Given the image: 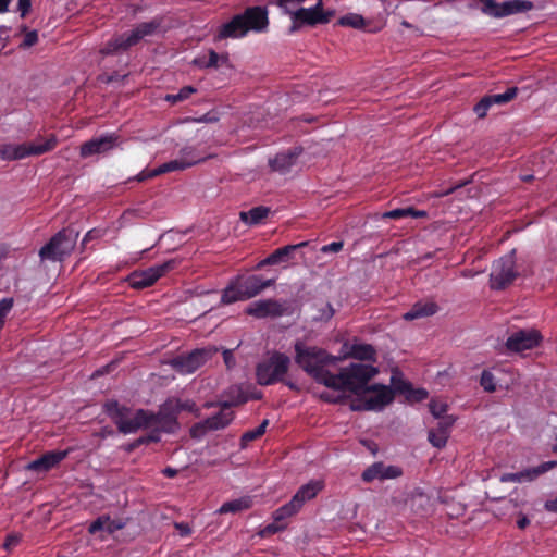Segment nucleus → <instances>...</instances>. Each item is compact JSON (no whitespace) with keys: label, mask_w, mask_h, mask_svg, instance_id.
<instances>
[{"label":"nucleus","mask_w":557,"mask_h":557,"mask_svg":"<svg viewBox=\"0 0 557 557\" xmlns=\"http://www.w3.org/2000/svg\"><path fill=\"white\" fill-rule=\"evenodd\" d=\"M379 373V369L371 364L350 363L341 368L338 373H331L325 386L335 391H348L355 395L364 394L370 386L369 382Z\"/></svg>","instance_id":"1"},{"label":"nucleus","mask_w":557,"mask_h":557,"mask_svg":"<svg viewBox=\"0 0 557 557\" xmlns=\"http://www.w3.org/2000/svg\"><path fill=\"white\" fill-rule=\"evenodd\" d=\"M295 361L311 375L318 383L325 385L331 371L326 369L329 364H335L341 361V357L329 355L324 349L317 346H308L301 341L295 343Z\"/></svg>","instance_id":"2"},{"label":"nucleus","mask_w":557,"mask_h":557,"mask_svg":"<svg viewBox=\"0 0 557 557\" xmlns=\"http://www.w3.org/2000/svg\"><path fill=\"white\" fill-rule=\"evenodd\" d=\"M269 24L268 11L263 7H249L242 14L235 15L230 22L219 28L218 40L238 38L249 30L262 32Z\"/></svg>","instance_id":"3"},{"label":"nucleus","mask_w":557,"mask_h":557,"mask_svg":"<svg viewBox=\"0 0 557 557\" xmlns=\"http://www.w3.org/2000/svg\"><path fill=\"white\" fill-rule=\"evenodd\" d=\"M274 283L275 278L263 280L260 275L237 277L223 290L221 300L225 305L248 300Z\"/></svg>","instance_id":"4"},{"label":"nucleus","mask_w":557,"mask_h":557,"mask_svg":"<svg viewBox=\"0 0 557 557\" xmlns=\"http://www.w3.org/2000/svg\"><path fill=\"white\" fill-rule=\"evenodd\" d=\"M78 232L73 227H65L53 235L39 250L41 261L62 262L76 246Z\"/></svg>","instance_id":"5"},{"label":"nucleus","mask_w":557,"mask_h":557,"mask_svg":"<svg viewBox=\"0 0 557 557\" xmlns=\"http://www.w3.org/2000/svg\"><path fill=\"white\" fill-rule=\"evenodd\" d=\"M160 27V22L150 21L138 24L129 33L117 36L110 40L101 50L103 55L114 54L119 51H125L135 46L146 36L152 35Z\"/></svg>","instance_id":"6"},{"label":"nucleus","mask_w":557,"mask_h":557,"mask_svg":"<svg viewBox=\"0 0 557 557\" xmlns=\"http://www.w3.org/2000/svg\"><path fill=\"white\" fill-rule=\"evenodd\" d=\"M58 139L54 135L41 143L3 144L0 145V157L4 160H21L29 156H40L55 148Z\"/></svg>","instance_id":"7"},{"label":"nucleus","mask_w":557,"mask_h":557,"mask_svg":"<svg viewBox=\"0 0 557 557\" xmlns=\"http://www.w3.org/2000/svg\"><path fill=\"white\" fill-rule=\"evenodd\" d=\"M516 250L496 260L490 274V287L502 290L512 284L519 273L516 270Z\"/></svg>","instance_id":"8"},{"label":"nucleus","mask_w":557,"mask_h":557,"mask_svg":"<svg viewBox=\"0 0 557 557\" xmlns=\"http://www.w3.org/2000/svg\"><path fill=\"white\" fill-rule=\"evenodd\" d=\"M290 360L282 352H274L267 361L259 363L256 368L257 382L260 385H271L288 371Z\"/></svg>","instance_id":"9"},{"label":"nucleus","mask_w":557,"mask_h":557,"mask_svg":"<svg viewBox=\"0 0 557 557\" xmlns=\"http://www.w3.org/2000/svg\"><path fill=\"white\" fill-rule=\"evenodd\" d=\"M288 13L293 20L290 33L298 30L301 25L315 26L318 24H326L335 14L334 11L324 12L322 10V0H319L313 8H299L296 11L288 10Z\"/></svg>","instance_id":"10"},{"label":"nucleus","mask_w":557,"mask_h":557,"mask_svg":"<svg viewBox=\"0 0 557 557\" xmlns=\"http://www.w3.org/2000/svg\"><path fill=\"white\" fill-rule=\"evenodd\" d=\"M218 352L215 347L198 348L188 355L177 356L170 361V364L180 373H193L210 360Z\"/></svg>","instance_id":"11"},{"label":"nucleus","mask_w":557,"mask_h":557,"mask_svg":"<svg viewBox=\"0 0 557 557\" xmlns=\"http://www.w3.org/2000/svg\"><path fill=\"white\" fill-rule=\"evenodd\" d=\"M175 265L174 260H169L162 264L150 267L143 271H134L127 277L131 287L135 289H143L153 285L161 276L168 271L172 270Z\"/></svg>","instance_id":"12"},{"label":"nucleus","mask_w":557,"mask_h":557,"mask_svg":"<svg viewBox=\"0 0 557 557\" xmlns=\"http://www.w3.org/2000/svg\"><path fill=\"white\" fill-rule=\"evenodd\" d=\"M177 416L176 400L169 398L159 407L158 412L148 411L149 425H157L164 432H173L178 426Z\"/></svg>","instance_id":"13"},{"label":"nucleus","mask_w":557,"mask_h":557,"mask_svg":"<svg viewBox=\"0 0 557 557\" xmlns=\"http://www.w3.org/2000/svg\"><path fill=\"white\" fill-rule=\"evenodd\" d=\"M234 391L237 392L236 397L231 400L219 401L218 405L221 407L220 412L206 419V424L209 430L218 431L226 428L234 419V412L231 408L247 401V397L237 389L231 388L228 393L231 394Z\"/></svg>","instance_id":"14"},{"label":"nucleus","mask_w":557,"mask_h":557,"mask_svg":"<svg viewBox=\"0 0 557 557\" xmlns=\"http://www.w3.org/2000/svg\"><path fill=\"white\" fill-rule=\"evenodd\" d=\"M119 139L120 136L115 133L91 138L81 145L79 156L85 159L95 154L107 153L119 145Z\"/></svg>","instance_id":"15"},{"label":"nucleus","mask_w":557,"mask_h":557,"mask_svg":"<svg viewBox=\"0 0 557 557\" xmlns=\"http://www.w3.org/2000/svg\"><path fill=\"white\" fill-rule=\"evenodd\" d=\"M286 311L287 308L275 299L258 300L246 308V313L257 319L282 317Z\"/></svg>","instance_id":"16"},{"label":"nucleus","mask_w":557,"mask_h":557,"mask_svg":"<svg viewBox=\"0 0 557 557\" xmlns=\"http://www.w3.org/2000/svg\"><path fill=\"white\" fill-rule=\"evenodd\" d=\"M366 393L373 394L367 398L368 408L380 411L393 403L397 391L393 385L389 387L383 384H372L367 388Z\"/></svg>","instance_id":"17"},{"label":"nucleus","mask_w":557,"mask_h":557,"mask_svg":"<svg viewBox=\"0 0 557 557\" xmlns=\"http://www.w3.org/2000/svg\"><path fill=\"white\" fill-rule=\"evenodd\" d=\"M541 335L534 330H520L512 333L506 341V347L510 351L520 352L532 349L539 345Z\"/></svg>","instance_id":"18"},{"label":"nucleus","mask_w":557,"mask_h":557,"mask_svg":"<svg viewBox=\"0 0 557 557\" xmlns=\"http://www.w3.org/2000/svg\"><path fill=\"white\" fill-rule=\"evenodd\" d=\"M518 87H510L504 94L486 95L473 108L479 119H484L494 104L503 106L512 101L518 95Z\"/></svg>","instance_id":"19"},{"label":"nucleus","mask_w":557,"mask_h":557,"mask_svg":"<svg viewBox=\"0 0 557 557\" xmlns=\"http://www.w3.org/2000/svg\"><path fill=\"white\" fill-rule=\"evenodd\" d=\"M391 384L398 394L405 395L409 403H419L428 398V392L424 388H413L409 382L403 379V373L398 369L393 370Z\"/></svg>","instance_id":"20"},{"label":"nucleus","mask_w":557,"mask_h":557,"mask_svg":"<svg viewBox=\"0 0 557 557\" xmlns=\"http://www.w3.org/2000/svg\"><path fill=\"white\" fill-rule=\"evenodd\" d=\"M403 474V470L397 466H386L383 462H374L362 472V480L364 482H372L373 480L396 479Z\"/></svg>","instance_id":"21"},{"label":"nucleus","mask_w":557,"mask_h":557,"mask_svg":"<svg viewBox=\"0 0 557 557\" xmlns=\"http://www.w3.org/2000/svg\"><path fill=\"white\" fill-rule=\"evenodd\" d=\"M66 456V450L47 451L39 458L29 462L26 466V469L36 472H47L53 467H55L58 463H60Z\"/></svg>","instance_id":"22"},{"label":"nucleus","mask_w":557,"mask_h":557,"mask_svg":"<svg viewBox=\"0 0 557 557\" xmlns=\"http://www.w3.org/2000/svg\"><path fill=\"white\" fill-rule=\"evenodd\" d=\"M455 423V418L445 416L438 421L437 426L429 431V441L436 448L445 447L449 437L450 428Z\"/></svg>","instance_id":"23"},{"label":"nucleus","mask_w":557,"mask_h":557,"mask_svg":"<svg viewBox=\"0 0 557 557\" xmlns=\"http://www.w3.org/2000/svg\"><path fill=\"white\" fill-rule=\"evenodd\" d=\"M555 466H557V461H547L543 462L542 465L528 469L521 472L516 473H505L500 476V482H521L522 480H533L540 474H543L547 472L548 470L553 469Z\"/></svg>","instance_id":"24"},{"label":"nucleus","mask_w":557,"mask_h":557,"mask_svg":"<svg viewBox=\"0 0 557 557\" xmlns=\"http://www.w3.org/2000/svg\"><path fill=\"white\" fill-rule=\"evenodd\" d=\"M301 152V148H294L287 152L277 153L273 159L269 160V165L272 171L286 172L294 165Z\"/></svg>","instance_id":"25"},{"label":"nucleus","mask_w":557,"mask_h":557,"mask_svg":"<svg viewBox=\"0 0 557 557\" xmlns=\"http://www.w3.org/2000/svg\"><path fill=\"white\" fill-rule=\"evenodd\" d=\"M148 411L138 409L133 418L129 416L117 428L123 434L134 433L143 428H149Z\"/></svg>","instance_id":"26"},{"label":"nucleus","mask_w":557,"mask_h":557,"mask_svg":"<svg viewBox=\"0 0 557 557\" xmlns=\"http://www.w3.org/2000/svg\"><path fill=\"white\" fill-rule=\"evenodd\" d=\"M438 310V306L433 301H418L416 302L411 309L404 314V319L407 321H412L420 318H425L433 315Z\"/></svg>","instance_id":"27"},{"label":"nucleus","mask_w":557,"mask_h":557,"mask_svg":"<svg viewBox=\"0 0 557 557\" xmlns=\"http://www.w3.org/2000/svg\"><path fill=\"white\" fill-rule=\"evenodd\" d=\"M322 487L323 485L319 481L309 482L297 491L292 500L301 508L307 500L314 498Z\"/></svg>","instance_id":"28"},{"label":"nucleus","mask_w":557,"mask_h":557,"mask_svg":"<svg viewBox=\"0 0 557 557\" xmlns=\"http://www.w3.org/2000/svg\"><path fill=\"white\" fill-rule=\"evenodd\" d=\"M104 412L114 422L116 428L129 416L131 409L126 406H122L116 400H108L103 405Z\"/></svg>","instance_id":"29"},{"label":"nucleus","mask_w":557,"mask_h":557,"mask_svg":"<svg viewBox=\"0 0 557 557\" xmlns=\"http://www.w3.org/2000/svg\"><path fill=\"white\" fill-rule=\"evenodd\" d=\"M271 213V209L265 206L253 207L248 211H240L239 219L247 225H257L265 220Z\"/></svg>","instance_id":"30"},{"label":"nucleus","mask_w":557,"mask_h":557,"mask_svg":"<svg viewBox=\"0 0 557 557\" xmlns=\"http://www.w3.org/2000/svg\"><path fill=\"white\" fill-rule=\"evenodd\" d=\"M482 2L481 11L490 16L500 18L510 15V0L497 3L494 0H480Z\"/></svg>","instance_id":"31"},{"label":"nucleus","mask_w":557,"mask_h":557,"mask_svg":"<svg viewBox=\"0 0 557 557\" xmlns=\"http://www.w3.org/2000/svg\"><path fill=\"white\" fill-rule=\"evenodd\" d=\"M252 500L250 497H242L237 499H233L224 503L220 509L219 513H237L244 510H247L251 507Z\"/></svg>","instance_id":"32"},{"label":"nucleus","mask_w":557,"mask_h":557,"mask_svg":"<svg viewBox=\"0 0 557 557\" xmlns=\"http://www.w3.org/2000/svg\"><path fill=\"white\" fill-rule=\"evenodd\" d=\"M193 165H195V161L187 162V159L180 157L178 159L165 162L158 166L157 169H154L152 175H161L174 171H184Z\"/></svg>","instance_id":"33"},{"label":"nucleus","mask_w":557,"mask_h":557,"mask_svg":"<svg viewBox=\"0 0 557 557\" xmlns=\"http://www.w3.org/2000/svg\"><path fill=\"white\" fill-rule=\"evenodd\" d=\"M307 245L308 242H302L296 245H287L281 247L268 256V262H275L277 264L280 262L286 261L294 251Z\"/></svg>","instance_id":"34"},{"label":"nucleus","mask_w":557,"mask_h":557,"mask_svg":"<svg viewBox=\"0 0 557 557\" xmlns=\"http://www.w3.org/2000/svg\"><path fill=\"white\" fill-rule=\"evenodd\" d=\"M425 218L428 216V212L424 210H416L412 207L407 208H398L391 211H386L382 214L383 219H403V218Z\"/></svg>","instance_id":"35"},{"label":"nucleus","mask_w":557,"mask_h":557,"mask_svg":"<svg viewBox=\"0 0 557 557\" xmlns=\"http://www.w3.org/2000/svg\"><path fill=\"white\" fill-rule=\"evenodd\" d=\"M349 355L361 361H375V349L369 344L352 345Z\"/></svg>","instance_id":"36"},{"label":"nucleus","mask_w":557,"mask_h":557,"mask_svg":"<svg viewBox=\"0 0 557 557\" xmlns=\"http://www.w3.org/2000/svg\"><path fill=\"white\" fill-rule=\"evenodd\" d=\"M180 157L181 158H184V159H187V162H194L195 161V165L198 164V163H201V162H205L206 160L208 159H212L215 157V154H207V156H202L196 147L194 146H185L184 148H182L180 150Z\"/></svg>","instance_id":"37"},{"label":"nucleus","mask_w":557,"mask_h":557,"mask_svg":"<svg viewBox=\"0 0 557 557\" xmlns=\"http://www.w3.org/2000/svg\"><path fill=\"white\" fill-rule=\"evenodd\" d=\"M337 24L344 27H351L356 29H362L364 28L369 22H367L362 15L357 13H348L344 16H342Z\"/></svg>","instance_id":"38"},{"label":"nucleus","mask_w":557,"mask_h":557,"mask_svg":"<svg viewBox=\"0 0 557 557\" xmlns=\"http://www.w3.org/2000/svg\"><path fill=\"white\" fill-rule=\"evenodd\" d=\"M227 61H228V57L226 54L225 55H220L214 50H210L209 51V58H208L207 61L205 59L198 58V59H195L194 63L196 65H198L199 67H205V69L214 67V69H216V67H219L220 62L221 63H226Z\"/></svg>","instance_id":"39"},{"label":"nucleus","mask_w":557,"mask_h":557,"mask_svg":"<svg viewBox=\"0 0 557 557\" xmlns=\"http://www.w3.org/2000/svg\"><path fill=\"white\" fill-rule=\"evenodd\" d=\"M300 507L296 506V504L290 499L287 504L283 505L273 512V519L276 522H282L283 520L297 513Z\"/></svg>","instance_id":"40"},{"label":"nucleus","mask_w":557,"mask_h":557,"mask_svg":"<svg viewBox=\"0 0 557 557\" xmlns=\"http://www.w3.org/2000/svg\"><path fill=\"white\" fill-rule=\"evenodd\" d=\"M269 420H263L255 430L245 432L240 437V446L246 447L250 442L261 437L265 433Z\"/></svg>","instance_id":"41"},{"label":"nucleus","mask_w":557,"mask_h":557,"mask_svg":"<svg viewBox=\"0 0 557 557\" xmlns=\"http://www.w3.org/2000/svg\"><path fill=\"white\" fill-rule=\"evenodd\" d=\"M194 92H196V89L193 86H185L177 94L166 95L165 100L176 103L189 98Z\"/></svg>","instance_id":"42"},{"label":"nucleus","mask_w":557,"mask_h":557,"mask_svg":"<svg viewBox=\"0 0 557 557\" xmlns=\"http://www.w3.org/2000/svg\"><path fill=\"white\" fill-rule=\"evenodd\" d=\"M480 385L487 393H493L496 391L495 377L493 373L488 370H484L481 374Z\"/></svg>","instance_id":"43"},{"label":"nucleus","mask_w":557,"mask_h":557,"mask_svg":"<svg viewBox=\"0 0 557 557\" xmlns=\"http://www.w3.org/2000/svg\"><path fill=\"white\" fill-rule=\"evenodd\" d=\"M534 8L532 1L529 0H510V15L528 12Z\"/></svg>","instance_id":"44"},{"label":"nucleus","mask_w":557,"mask_h":557,"mask_svg":"<svg viewBox=\"0 0 557 557\" xmlns=\"http://www.w3.org/2000/svg\"><path fill=\"white\" fill-rule=\"evenodd\" d=\"M176 405H177V411L178 413L183 410L193 412L196 417H200V410L197 407L196 403L193 400H185L182 401L178 398H175Z\"/></svg>","instance_id":"45"},{"label":"nucleus","mask_w":557,"mask_h":557,"mask_svg":"<svg viewBox=\"0 0 557 557\" xmlns=\"http://www.w3.org/2000/svg\"><path fill=\"white\" fill-rule=\"evenodd\" d=\"M430 412L437 419L444 418V413L447 411V405L444 403H438L436 400H431L429 404Z\"/></svg>","instance_id":"46"},{"label":"nucleus","mask_w":557,"mask_h":557,"mask_svg":"<svg viewBox=\"0 0 557 557\" xmlns=\"http://www.w3.org/2000/svg\"><path fill=\"white\" fill-rule=\"evenodd\" d=\"M13 307V299L12 298H3L0 300V329H2L4 324V319L7 314L11 311Z\"/></svg>","instance_id":"47"},{"label":"nucleus","mask_w":557,"mask_h":557,"mask_svg":"<svg viewBox=\"0 0 557 557\" xmlns=\"http://www.w3.org/2000/svg\"><path fill=\"white\" fill-rule=\"evenodd\" d=\"M285 529H286V524L281 523V522H276L274 520L273 523L268 524L263 530L260 531V535L261 536L273 535V534H275L277 532H281V531H283Z\"/></svg>","instance_id":"48"},{"label":"nucleus","mask_w":557,"mask_h":557,"mask_svg":"<svg viewBox=\"0 0 557 557\" xmlns=\"http://www.w3.org/2000/svg\"><path fill=\"white\" fill-rule=\"evenodd\" d=\"M209 431L210 430H209V428H207L206 420H203L201 422L194 424L190 428V436L193 438H200Z\"/></svg>","instance_id":"49"},{"label":"nucleus","mask_w":557,"mask_h":557,"mask_svg":"<svg viewBox=\"0 0 557 557\" xmlns=\"http://www.w3.org/2000/svg\"><path fill=\"white\" fill-rule=\"evenodd\" d=\"M38 41V33L37 30L26 32L24 36L23 42L20 45V48L27 49L36 45Z\"/></svg>","instance_id":"50"},{"label":"nucleus","mask_w":557,"mask_h":557,"mask_svg":"<svg viewBox=\"0 0 557 557\" xmlns=\"http://www.w3.org/2000/svg\"><path fill=\"white\" fill-rule=\"evenodd\" d=\"M106 525H107V518L100 517L90 523L88 531H89V533L95 534L98 531L106 529Z\"/></svg>","instance_id":"51"},{"label":"nucleus","mask_w":557,"mask_h":557,"mask_svg":"<svg viewBox=\"0 0 557 557\" xmlns=\"http://www.w3.org/2000/svg\"><path fill=\"white\" fill-rule=\"evenodd\" d=\"M20 541L21 536L18 534H9L3 543V548L10 550L13 547H15L20 543Z\"/></svg>","instance_id":"52"},{"label":"nucleus","mask_w":557,"mask_h":557,"mask_svg":"<svg viewBox=\"0 0 557 557\" xmlns=\"http://www.w3.org/2000/svg\"><path fill=\"white\" fill-rule=\"evenodd\" d=\"M350 409L352 411H371L370 408H368L367 398L352 400Z\"/></svg>","instance_id":"53"},{"label":"nucleus","mask_w":557,"mask_h":557,"mask_svg":"<svg viewBox=\"0 0 557 557\" xmlns=\"http://www.w3.org/2000/svg\"><path fill=\"white\" fill-rule=\"evenodd\" d=\"M343 246H344V243L343 242H333L329 245H324L322 248H321V251L323 253H327V252H338L343 249Z\"/></svg>","instance_id":"54"},{"label":"nucleus","mask_w":557,"mask_h":557,"mask_svg":"<svg viewBox=\"0 0 557 557\" xmlns=\"http://www.w3.org/2000/svg\"><path fill=\"white\" fill-rule=\"evenodd\" d=\"M304 1L305 0H278V5L284 8L286 12H288V10L296 11L297 9H295V7Z\"/></svg>","instance_id":"55"},{"label":"nucleus","mask_w":557,"mask_h":557,"mask_svg":"<svg viewBox=\"0 0 557 557\" xmlns=\"http://www.w3.org/2000/svg\"><path fill=\"white\" fill-rule=\"evenodd\" d=\"M174 527L175 529L178 531V533L182 535V536H187L191 533V529L190 527L188 525V523H185V522H175L174 523Z\"/></svg>","instance_id":"56"},{"label":"nucleus","mask_w":557,"mask_h":557,"mask_svg":"<svg viewBox=\"0 0 557 557\" xmlns=\"http://www.w3.org/2000/svg\"><path fill=\"white\" fill-rule=\"evenodd\" d=\"M30 0H18V10L21 11V16L25 17L26 14L30 10Z\"/></svg>","instance_id":"57"},{"label":"nucleus","mask_w":557,"mask_h":557,"mask_svg":"<svg viewBox=\"0 0 557 557\" xmlns=\"http://www.w3.org/2000/svg\"><path fill=\"white\" fill-rule=\"evenodd\" d=\"M122 528H123V523L116 522V521H110L109 518H107L106 530L109 533H113L114 531L120 530Z\"/></svg>","instance_id":"58"},{"label":"nucleus","mask_w":557,"mask_h":557,"mask_svg":"<svg viewBox=\"0 0 557 557\" xmlns=\"http://www.w3.org/2000/svg\"><path fill=\"white\" fill-rule=\"evenodd\" d=\"M530 524V519L522 513H519V519L517 520V527L521 530H524Z\"/></svg>","instance_id":"59"},{"label":"nucleus","mask_w":557,"mask_h":557,"mask_svg":"<svg viewBox=\"0 0 557 557\" xmlns=\"http://www.w3.org/2000/svg\"><path fill=\"white\" fill-rule=\"evenodd\" d=\"M153 173V170L152 171H149V172H141L139 173L135 178L138 181V182H144L148 178H152V177H156L157 175H152Z\"/></svg>","instance_id":"60"},{"label":"nucleus","mask_w":557,"mask_h":557,"mask_svg":"<svg viewBox=\"0 0 557 557\" xmlns=\"http://www.w3.org/2000/svg\"><path fill=\"white\" fill-rule=\"evenodd\" d=\"M321 398L329 403H339L342 400V397L338 396L336 398L332 397L330 393L325 392L321 394Z\"/></svg>","instance_id":"61"},{"label":"nucleus","mask_w":557,"mask_h":557,"mask_svg":"<svg viewBox=\"0 0 557 557\" xmlns=\"http://www.w3.org/2000/svg\"><path fill=\"white\" fill-rule=\"evenodd\" d=\"M467 183H468V182H465V183L458 184V185H456V186H454V187H451V188H449V189H447V190H445V191L436 193V194H435V196H436V197H444V196H446V195H449V194H451L455 189H457V188H459V187H461V186L466 185Z\"/></svg>","instance_id":"62"},{"label":"nucleus","mask_w":557,"mask_h":557,"mask_svg":"<svg viewBox=\"0 0 557 557\" xmlns=\"http://www.w3.org/2000/svg\"><path fill=\"white\" fill-rule=\"evenodd\" d=\"M177 470L171 467H166L162 470V473L168 478H174L177 474Z\"/></svg>","instance_id":"63"},{"label":"nucleus","mask_w":557,"mask_h":557,"mask_svg":"<svg viewBox=\"0 0 557 557\" xmlns=\"http://www.w3.org/2000/svg\"><path fill=\"white\" fill-rule=\"evenodd\" d=\"M223 357H224V361L227 367H230L232 363H234V358H233L232 351L225 350L223 352Z\"/></svg>","instance_id":"64"}]
</instances>
